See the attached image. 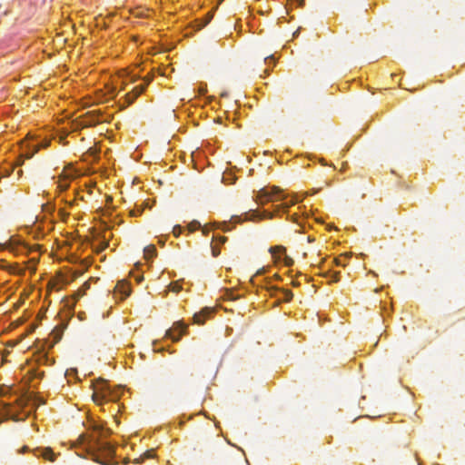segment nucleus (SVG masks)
Segmentation results:
<instances>
[{"label":"nucleus","mask_w":465,"mask_h":465,"mask_svg":"<svg viewBox=\"0 0 465 465\" xmlns=\"http://www.w3.org/2000/svg\"><path fill=\"white\" fill-rule=\"evenodd\" d=\"M112 433L110 429H104L102 425L94 424L93 433L82 434L78 438L80 445L84 446L88 456L94 461L102 464H109L114 456V447L103 440Z\"/></svg>","instance_id":"nucleus-1"},{"label":"nucleus","mask_w":465,"mask_h":465,"mask_svg":"<svg viewBox=\"0 0 465 465\" xmlns=\"http://www.w3.org/2000/svg\"><path fill=\"white\" fill-rule=\"evenodd\" d=\"M25 406V402L23 400H15V403L0 402V414L5 420H13L15 421L24 420L25 418L18 416V411Z\"/></svg>","instance_id":"nucleus-2"},{"label":"nucleus","mask_w":465,"mask_h":465,"mask_svg":"<svg viewBox=\"0 0 465 465\" xmlns=\"http://www.w3.org/2000/svg\"><path fill=\"white\" fill-rule=\"evenodd\" d=\"M94 402L97 404H102L104 401H115L117 396H115L110 390L109 386L104 381H99L94 389V393L92 396Z\"/></svg>","instance_id":"nucleus-3"},{"label":"nucleus","mask_w":465,"mask_h":465,"mask_svg":"<svg viewBox=\"0 0 465 465\" xmlns=\"http://www.w3.org/2000/svg\"><path fill=\"white\" fill-rule=\"evenodd\" d=\"M259 197L261 199V203L263 204L272 201H282L286 196L279 187L273 186L270 190H261L259 193Z\"/></svg>","instance_id":"nucleus-4"},{"label":"nucleus","mask_w":465,"mask_h":465,"mask_svg":"<svg viewBox=\"0 0 465 465\" xmlns=\"http://www.w3.org/2000/svg\"><path fill=\"white\" fill-rule=\"evenodd\" d=\"M188 325L182 321L175 322L173 326L166 331V336L171 338L173 341H178L182 335L186 333Z\"/></svg>","instance_id":"nucleus-5"},{"label":"nucleus","mask_w":465,"mask_h":465,"mask_svg":"<svg viewBox=\"0 0 465 465\" xmlns=\"http://www.w3.org/2000/svg\"><path fill=\"white\" fill-rule=\"evenodd\" d=\"M75 177L74 172L71 169H64L58 177L57 187L61 192L67 190L72 181Z\"/></svg>","instance_id":"nucleus-6"},{"label":"nucleus","mask_w":465,"mask_h":465,"mask_svg":"<svg viewBox=\"0 0 465 465\" xmlns=\"http://www.w3.org/2000/svg\"><path fill=\"white\" fill-rule=\"evenodd\" d=\"M214 312V309L211 307H205L201 312L194 313L193 323L203 325L205 320L208 319Z\"/></svg>","instance_id":"nucleus-7"},{"label":"nucleus","mask_w":465,"mask_h":465,"mask_svg":"<svg viewBox=\"0 0 465 465\" xmlns=\"http://www.w3.org/2000/svg\"><path fill=\"white\" fill-rule=\"evenodd\" d=\"M131 293V288L127 282L120 281L114 288V294L116 297L120 296L121 300L125 299Z\"/></svg>","instance_id":"nucleus-8"},{"label":"nucleus","mask_w":465,"mask_h":465,"mask_svg":"<svg viewBox=\"0 0 465 465\" xmlns=\"http://www.w3.org/2000/svg\"><path fill=\"white\" fill-rule=\"evenodd\" d=\"M150 81L151 79L148 78L145 84L135 86L133 89L132 93H129L125 95L128 104H132L134 103V101L144 91L146 85L149 84Z\"/></svg>","instance_id":"nucleus-9"},{"label":"nucleus","mask_w":465,"mask_h":465,"mask_svg":"<svg viewBox=\"0 0 465 465\" xmlns=\"http://www.w3.org/2000/svg\"><path fill=\"white\" fill-rule=\"evenodd\" d=\"M34 455L36 457H43L45 460H47L49 461H54L55 460V454L53 452L52 449L45 448H36L33 450Z\"/></svg>","instance_id":"nucleus-10"},{"label":"nucleus","mask_w":465,"mask_h":465,"mask_svg":"<svg viewBox=\"0 0 465 465\" xmlns=\"http://www.w3.org/2000/svg\"><path fill=\"white\" fill-rule=\"evenodd\" d=\"M269 292H270V294L272 296H275V292H282L283 297L278 299L277 304L282 302H290L292 299V296H293L292 292L290 290H280L279 288H276V287L270 288Z\"/></svg>","instance_id":"nucleus-11"},{"label":"nucleus","mask_w":465,"mask_h":465,"mask_svg":"<svg viewBox=\"0 0 465 465\" xmlns=\"http://www.w3.org/2000/svg\"><path fill=\"white\" fill-rule=\"evenodd\" d=\"M144 258L149 261L156 255V248L154 245L150 244L143 250Z\"/></svg>","instance_id":"nucleus-12"},{"label":"nucleus","mask_w":465,"mask_h":465,"mask_svg":"<svg viewBox=\"0 0 465 465\" xmlns=\"http://www.w3.org/2000/svg\"><path fill=\"white\" fill-rule=\"evenodd\" d=\"M154 456L153 450H146L143 454H142L139 458L134 460V463H142L146 459H151Z\"/></svg>","instance_id":"nucleus-13"},{"label":"nucleus","mask_w":465,"mask_h":465,"mask_svg":"<svg viewBox=\"0 0 465 465\" xmlns=\"http://www.w3.org/2000/svg\"><path fill=\"white\" fill-rule=\"evenodd\" d=\"M297 201L298 200L295 198V199H292L290 202L282 203V204L277 206V211H279L280 209L286 211L290 206L295 204V203H297Z\"/></svg>","instance_id":"nucleus-14"},{"label":"nucleus","mask_w":465,"mask_h":465,"mask_svg":"<svg viewBox=\"0 0 465 465\" xmlns=\"http://www.w3.org/2000/svg\"><path fill=\"white\" fill-rule=\"evenodd\" d=\"M188 228L191 232H194L201 228V223L198 221H193L189 223Z\"/></svg>","instance_id":"nucleus-15"},{"label":"nucleus","mask_w":465,"mask_h":465,"mask_svg":"<svg viewBox=\"0 0 465 465\" xmlns=\"http://www.w3.org/2000/svg\"><path fill=\"white\" fill-rule=\"evenodd\" d=\"M263 63L268 65L270 64H272V65L275 64V59L272 54L267 55L263 57Z\"/></svg>","instance_id":"nucleus-16"},{"label":"nucleus","mask_w":465,"mask_h":465,"mask_svg":"<svg viewBox=\"0 0 465 465\" xmlns=\"http://www.w3.org/2000/svg\"><path fill=\"white\" fill-rule=\"evenodd\" d=\"M0 267L4 270H7V271H10L12 272H14L15 271L13 270V267L12 265H10L9 263H7L5 261L2 260L0 261Z\"/></svg>","instance_id":"nucleus-17"},{"label":"nucleus","mask_w":465,"mask_h":465,"mask_svg":"<svg viewBox=\"0 0 465 465\" xmlns=\"http://www.w3.org/2000/svg\"><path fill=\"white\" fill-rule=\"evenodd\" d=\"M90 288V283L88 282H85L82 288L78 291V295H83L84 293V291Z\"/></svg>","instance_id":"nucleus-18"},{"label":"nucleus","mask_w":465,"mask_h":465,"mask_svg":"<svg viewBox=\"0 0 465 465\" xmlns=\"http://www.w3.org/2000/svg\"><path fill=\"white\" fill-rule=\"evenodd\" d=\"M328 274H330V275H331V282H339V280H340V278H339V274H340V272H331H331H328Z\"/></svg>","instance_id":"nucleus-19"},{"label":"nucleus","mask_w":465,"mask_h":465,"mask_svg":"<svg viewBox=\"0 0 465 465\" xmlns=\"http://www.w3.org/2000/svg\"><path fill=\"white\" fill-rule=\"evenodd\" d=\"M181 232L182 228L180 226H174L173 229V232L176 237L180 235Z\"/></svg>","instance_id":"nucleus-20"},{"label":"nucleus","mask_w":465,"mask_h":465,"mask_svg":"<svg viewBox=\"0 0 465 465\" xmlns=\"http://www.w3.org/2000/svg\"><path fill=\"white\" fill-rule=\"evenodd\" d=\"M212 253L213 257H217L220 254V250L217 247L212 245Z\"/></svg>","instance_id":"nucleus-21"},{"label":"nucleus","mask_w":465,"mask_h":465,"mask_svg":"<svg viewBox=\"0 0 465 465\" xmlns=\"http://www.w3.org/2000/svg\"><path fill=\"white\" fill-rule=\"evenodd\" d=\"M180 290H181V287L178 285V283H174L172 286V291L174 292H178Z\"/></svg>","instance_id":"nucleus-22"},{"label":"nucleus","mask_w":465,"mask_h":465,"mask_svg":"<svg viewBox=\"0 0 465 465\" xmlns=\"http://www.w3.org/2000/svg\"><path fill=\"white\" fill-rule=\"evenodd\" d=\"M242 220L241 218V216H232V222L233 223H241Z\"/></svg>","instance_id":"nucleus-23"},{"label":"nucleus","mask_w":465,"mask_h":465,"mask_svg":"<svg viewBox=\"0 0 465 465\" xmlns=\"http://www.w3.org/2000/svg\"><path fill=\"white\" fill-rule=\"evenodd\" d=\"M38 150H39V147H35L32 153L26 154V157L31 158Z\"/></svg>","instance_id":"nucleus-24"},{"label":"nucleus","mask_w":465,"mask_h":465,"mask_svg":"<svg viewBox=\"0 0 465 465\" xmlns=\"http://www.w3.org/2000/svg\"><path fill=\"white\" fill-rule=\"evenodd\" d=\"M274 250H278V251H284L285 249H284V247H282V246H276V247H274V248H271V252H274Z\"/></svg>","instance_id":"nucleus-25"},{"label":"nucleus","mask_w":465,"mask_h":465,"mask_svg":"<svg viewBox=\"0 0 465 465\" xmlns=\"http://www.w3.org/2000/svg\"><path fill=\"white\" fill-rule=\"evenodd\" d=\"M226 240L227 239L225 237H223V236L219 237L220 243H224L226 242Z\"/></svg>","instance_id":"nucleus-26"},{"label":"nucleus","mask_w":465,"mask_h":465,"mask_svg":"<svg viewBox=\"0 0 465 465\" xmlns=\"http://www.w3.org/2000/svg\"><path fill=\"white\" fill-rule=\"evenodd\" d=\"M29 450V448L27 446H24L21 450H20V452L21 453H25V451H27Z\"/></svg>","instance_id":"nucleus-27"},{"label":"nucleus","mask_w":465,"mask_h":465,"mask_svg":"<svg viewBox=\"0 0 465 465\" xmlns=\"http://www.w3.org/2000/svg\"><path fill=\"white\" fill-rule=\"evenodd\" d=\"M335 262L337 265H340V266H344V263H341V262L340 261V259H335Z\"/></svg>","instance_id":"nucleus-28"},{"label":"nucleus","mask_w":465,"mask_h":465,"mask_svg":"<svg viewBox=\"0 0 465 465\" xmlns=\"http://www.w3.org/2000/svg\"><path fill=\"white\" fill-rule=\"evenodd\" d=\"M299 5H302L304 4V0H295Z\"/></svg>","instance_id":"nucleus-29"},{"label":"nucleus","mask_w":465,"mask_h":465,"mask_svg":"<svg viewBox=\"0 0 465 465\" xmlns=\"http://www.w3.org/2000/svg\"><path fill=\"white\" fill-rule=\"evenodd\" d=\"M140 213H141V211H138L137 213H136L135 211H133V212H132V215H133V216H136V215H138Z\"/></svg>","instance_id":"nucleus-30"},{"label":"nucleus","mask_w":465,"mask_h":465,"mask_svg":"<svg viewBox=\"0 0 465 465\" xmlns=\"http://www.w3.org/2000/svg\"><path fill=\"white\" fill-rule=\"evenodd\" d=\"M269 72H270V69H269L268 67H266V68L263 70L264 74H269Z\"/></svg>","instance_id":"nucleus-31"},{"label":"nucleus","mask_w":465,"mask_h":465,"mask_svg":"<svg viewBox=\"0 0 465 465\" xmlns=\"http://www.w3.org/2000/svg\"><path fill=\"white\" fill-rule=\"evenodd\" d=\"M203 234H206L207 233V230L203 229Z\"/></svg>","instance_id":"nucleus-32"},{"label":"nucleus","mask_w":465,"mask_h":465,"mask_svg":"<svg viewBox=\"0 0 465 465\" xmlns=\"http://www.w3.org/2000/svg\"><path fill=\"white\" fill-rule=\"evenodd\" d=\"M313 240L311 237H308V242H312Z\"/></svg>","instance_id":"nucleus-33"},{"label":"nucleus","mask_w":465,"mask_h":465,"mask_svg":"<svg viewBox=\"0 0 465 465\" xmlns=\"http://www.w3.org/2000/svg\"><path fill=\"white\" fill-rule=\"evenodd\" d=\"M223 230H224V231H229V230H230V228H229V227H227V228H224Z\"/></svg>","instance_id":"nucleus-34"},{"label":"nucleus","mask_w":465,"mask_h":465,"mask_svg":"<svg viewBox=\"0 0 465 465\" xmlns=\"http://www.w3.org/2000/svg\"><path fill=\"white\" fill-rule=\"evenodd\" d=\"M128 462H129V460H124V464H127Z\"/></svg>","instance_id":"nucleus-35"}]
</instances>
